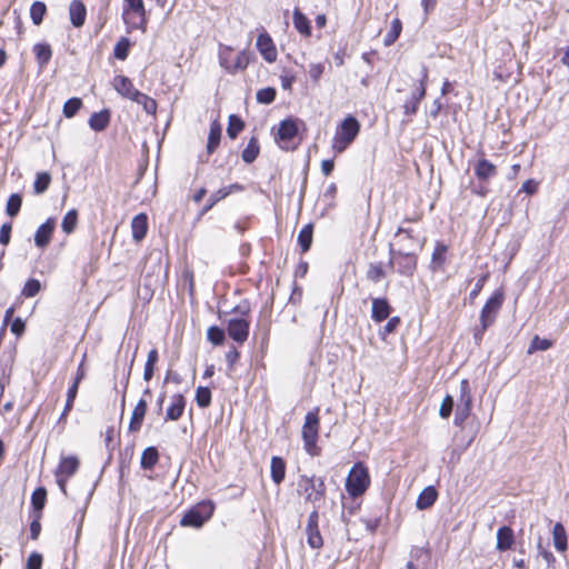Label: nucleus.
I'll list each match as a JSON object with an SVG mask.
<instances>
[{
	"label": "nucleus",
	"instance_id": "20",
	"mask_svg": "<svg viewBox=\"0 0 569 569\" xmlns=\"http://www.w3.org/2000/svg\"><path fill=\"white\" fill-rule=\"evenodd\" d=\"M111 120V111L107 108L102 109L99 112H93L89 118V127L96 131L101 132L106 130Z\"/></svg>",
	"mask_w": 569,
	"mask_h": 569
},
{
	"label": "nucleus",
	"instance_id": "13",
	"mask_svg": "<svg viewBox=\"0 0 569 569\" xmlns=\"http://www.w3.org/2000/svg\"><path fill=\"white\" fill-rule=\"evenodd\" d=\"M54 228L56 219L48 218L43 223H41L38 227L34 233V244L40 249H44L51 241Z\"/></svg>",
	"mask_w": 569,
	"mask_h": 569
},
{
	"label": "nucleus",
	"instance_id": "19",
	"mask_svg": "<svg viewBox=\"0 0 569 569\" xmlns=\"http://www.w3.org/2000/svg\"><path fill=\"white\" fill-rule=\"evenodd\" d=\"M147 401L142 398L137 402L129 422L130 432H138L141 429L147 412Z\"/></svg>",
	"mask_w": 569,
	"mask_h": 569
},
{
	"label": "nucleus",
	"instance_id": "40",
	"mask_svg": "<svg viewBox=\"0 0 569 569\" xmlns=\"http://www.w3.org/2000/svg\"><path fill=\"white\" fill-rule=\"evenodd\" d=\"M244 128V121L237 114H230L228 119L227 134L230 139H236Z\"/></svg>",
	"mask_w": 569,
	"mask_h": 569
},
{
	"label": "nucleus",
	"instance_id": "25",
	"mask_svg": "<svg viewBox=\"0 0 569 569\" xmlns=\"http://www.w3.org/2000/svg\"><path fill=\"white\" fill-rule=\"evenodd\" d=\"M438 491L433 486L426 487L416 501V507L418 510L429 509L437 501Z\"/></svg>",
	"mask_w": 569,
	"mask_h": 569
},
{
	"label": "nucleus",
	"instance_id": "23",
	"mask_svg": "<svg viewBox=\"0 0 569 569\" xmlns=\"http://www.w3.org/2000/svg\"><path fill=\"white\" fill-rule=\"evenodd\" d=\"M79 468V460L74 456L63 457L61 458L58 468L56 470V476H61L66 478H70L73 476Z\"/></svg>",
	"mask_w": 569,
	"mask_h": 569
},
{
	"label": "nucleus",
	"instance_id": "10",
	"mask_svg": "<svg viewBox=\"0 0 569 569\" xmlns=\"http://www.w3.org/2000/svg\"><path fill=\"white\" fill-rule=\"evenodd\" d=\"M250 321L246 318H231L227 322V333L237 343L242 345L249 337Z\"/></svg>",
	"mask_w": 569,
	"mask_h": 569
},
{
	"label": "nucleus",
	"instance_id": "21",
	"mask_svg": "<svg viewBox=\"0 0 569 569\" xmlns=\"http://www.w3.org/2000/svg\"><path fill=\"white\" fill-rule=\"evenodd\" d=\"M186 407V398L181 393L172 396V402L166 412V420L177 421L183 415Z\"/></svg>",
	"mask_w": 569,
	"mask_h": 569
},
{
	"label": "nucleus",
	"instance_id": "35",
	"mask_svg": "<svg viewBox=\"0 0 569 569\" xmlns=\"http://www.w3.org/2000/svg\"><path fill=\"white\" fill-rule=\"evenodd\" d=\"M313 239V226L312 223H308L302 227V229L298 233V243L301 248V251L305 253L310 250Z\"/></svg>",
	"mask_w": 569,
	"mask_h": 569
},
{
	"label": "nucleus",
	"instance_id": "28",
	"mask_svg": "<svg viewBox=\"0 0 569 569\" xmlns=\"http://www.w3.org/2000/svg\"><path fill=\"white\" fill-rule=\"evenodd\" d=\"M298 134V126L293 119H284L280 122L277 138L280 141H290Z\"/></svg>",
	"mask_w": 569,
	"mask_h": 569
},
{
	"label": "nucleus",
	"instance_id": "27",
	"mask_svg": "<svg viewBox=\"0 0 569 569\" xmlns=\"http://www.w3.org/2000/svg\"><path fill=\"white\" fill-rule=\"evenodd\" d=\"M37 63L40 69L47 67L52 58V49L51 46L47 42H39L33 46L32 49Z\"/></svg>",
	"mask_w": 569,
	"mask_h": 569
},
{
	"label": "nucleus",
	"instance_id": "3",
	"mask_svg": "<svg viewBox=\"0 0 569 569\" xmlns=\"http://www.w3.org/2000/svg\"><path fill=\"white\" fill-rule=\"evenodd\" d=\"M297 486L298 492L305 496V501L312 503L313 507L319 506L326 497L327 488L322 477L301 475Z\"/></svg>",
	"mask_w": 569,
	"mask_h": 569
},
{
	"label": "nucleus",
	"instance_id": "56",
	"mask_svg": "<svg viewBox=\"0 0 569 569\" xmlns=\"http://www.w3.org/2000/svg\"><path fill=\"white\" fill-rule=\"evenodd\" d=\"M551 346H552L551 340L546 339V338H540V337L536 336L531 340V343H530V347L528 349V352L531 353V352L538 351V350L539 351H546L549 348H551Z\"/></svg>",
	"mask_w": 569,
	"mask_h": 569
},
{
	"label": "nucleus",
	"instance_id": "43",
	"mask_svg": "<svg viewBox=\"0 0 569 569\" xmlns=\"http://www.w3.org/2000/svg\"><path fill=\"white\" fill-rule=\"evenodd\" d=\"M78 224V211L70 209L63 217L61 222V229L64 233L70 234L74 231Z\"/></svg>",
	"mask_w": 569,
	"mask_h": 569
},
{
	"label": "nucleus",
	"instance_id": "58",
	"mask_svg": "<svg viewBox=\"0 0 569 569\" xmlns=\"http://www.w3.org/2000/svg\"><path fill=\"white\" fill-rule=\"evenodd\" d=\"M455 407V400L451 395H446L443 398L440 409H439V416L443 419H447L451 416L452 410Z\"/></svg>",
	"mask_w": 569,
	"mask_h": 569
},
{
	"label": "nucleus",
	"instance_id": "6",
	"mask_svg": "<svg viewBox=\"0 0 569 569\" xmlns=\"http://www.w3.org/2000/svg\"><path fill=\"white\" fill-rule=\"evenodd\" d=\"M214 503L203 500L188 509L180 520L182 527L201 528L213 515Z\"/></svg>",
	"mask_w": 569,
	"mask_h": 569
},
{
	"label": "nucleus",
	"instance_id": "15",
	"mask_svg": "<svg viewBox=\"0 0 569 569\" xmlns=\"http://www.w3.org/2000/svg\"><path fill=\"white\" fill-rule=\"evenodd\" d=\"M113 89L123 98L132 100L140 91L133 87L130 78L119 74L113 78Z\"/></svg>",
	"mask_w": 569,
	"mask_h": 569
},
{
	"label": "nucleus",
	"instance_id": "39",
	"mask_svg": "<svg viewBox=\"0 0 569 569\" xmlns=\"http://www.w3.org/2000/svg\"><path fill=\"white\" fill-rule=\"evenodd\" d=\"M47 500V490L44 487H38L31 495V506L34 515L42 512Z\"/></svg>",
	"mask_w": 569,
	"mask_h": 569
},
{
	"label": "nucleus",
	"instance_id": "45",
	"mask_svg": "<svg viewBox=\"0 0 569 569\" xmlns=\"http://www.w3.org/2000/svg\"><path fill=\"white\" fill-rule=\"evenodd\" d=\"M457 405L472 407V393L468 379H462L459 386V398Z\"/></svg>",
	"mask_w": 569,
	"mask_h": 569
},
{
	"label": "nucleus",
	"instance_id": "41",
	"mask_svg": "<svg viewBox=\"0 0 569 569\" xmlns=\"http://www.w3.org/2000/svg\"><path fill=\"white\" fill-rule=\"evenodd\" d=\"M386 277V271L383 269L382 262H371L366 271V278L373 282L378 283L382 278Z\"/></svg>",
	"mask_w": 569,
	"mask_h": 569
},
{
	"label": "nucleus",
	"instance_id": "53",
	"mask_svg": "<svg viewBox=\"0 0 569 569\" xmlns=\"http://www.w3.org/2000/svg\"><path fill=\"white\" fill-rule=\"evenodd\" d=\"M77 393H78V391H76L74 386H70L68 388L67 400H66V405H64L63 411L61 412V415L59 417V420H58L59 423L66 421V418H67L69 411L73 407V402H74V399L77 397Z\"/></svg>",
	"mask_w": 569,
	"mask_h": 569
},
{
	"label": "nucleus",
	"instance_id": "63",
	"mask_svg": "<svg viewBox=\"0 0 569 569\" xmlns=\"http://www.w3.org/2000/svg\"><path fill=\"white\" fill-rule=\"evenodd\" d=\"M42 556L39 552H32L27 560V569H41Z\"/></svg>",
	"mask_w": 569,
	"mask_h": 569
},
{
	"label": "nucleus",
	"instance_id": "33",
	"mask_svg": "<svg viewBox=\"0 0 569 569\" xmlns=\"http://www.w3.org/2000/svg\"><path fill=\"white\" fill-rule=\"evenodd\" d=\"M251 58H252V52H250L249 50L244 49V50L240 51L237 54L234 61H231V67H230L229 73L236 74L239 71L246 70L251 61Z\"/></svg>",
	"mask_w": 569,
	"mask_h": 569
},
{
	"label": "nucleus",
	"instance_id": "31",
	"mask_svg": "<svg viewBox=\"0 0 569 569\" xmlns=\"http://www.w3.org/2000/svg\"><path fill=\"white\" fill-rule=\"evenodd\" d=\"M159 460V451L157 447L150 446L147 447L141 455L140 467L143 470H151L158 463Z\"/></svg>",
	"mask_w": 569,
	"mask_h": 569
},
{
	"label": "nucleus",
	"instance_id": "12",
	"mask_svg": "<svg viewBox=\"0 0 569 569\" xmlns=\"http://www.w3.org/2000/svg\"><path fill=\"white\" fill-rule=\"evenodd\" d=\"M256 47L261 57L268 62L272 63L277 60L278 52L274 42L267 31L261 32L256 42Z\"/></svg>",
	"mask_w": 569,
	"mask_h": 569
},
{
	"label": "nucleus",
	"instance_id": "30",
	"mask_svg": "<svg viewBox=\"0 0 569 569\" xmlns=\"http://www.w3.org/2000/svg\"><path fill=\"white\" fill-rule=\"evenodd\" d=\"M293 26L296 30L305 37L311 36L310 20L301 12L299 8H295L292 14Z\"/></svg>",
	"mask_w": 569,
	"mask_h": 569
},
{
	"label": "nucleus",
	"instance_id": "50",
	"mask_svg": "<svg viewBox=\"0 0 569 569\" xmlns=\"http://www.w3.org/2000/svg\"><path fill=\"white\" fill-rule=\"evenodd\" d=\"M207 338L212 345L221 346L226 340V332L218 326H211L207 331Z\"/></svg>",
	"mask_w": 569,
	"mask_h": 569
},
{
	"label": "nucleus",
	"instance_id": "34",
	"mask_svg": "<svg viewBox=\"0 0 569 569\" xmlns=\"http://www.w3.org/2000/svg\"><path fill=\"white\" fill-rule=\"evenodd\" d=\"M221 139V126L214 120L210 124L208 142H207V151L209 154L213 153L218 148Z\"/></svg>",
	"mask_w": 569,
	"mask_h": 569
},
{
	"label": "nucleus",
	"instance_id": "47",
	"mask_svg": "<svg viewBox=\"0 0 569 569\" xmlns=\"http://www.w3.org/2000/svg\"><path fill=\"white\" fill-rule=\"evenodd\" d=\"M21 206H22V197H21V194L20 193H12L9 197L8 201H7L6 213L10 218H14L20 212Z\"/></svg>",
	"mask_w": 569,
	"mask_h": 569
},
{
	"label": "nucleus",
	"instance_id": "1",
	"mask_svg": "<svg viewBox=\"0 0 569 569\" xmlns=\"http://www.w3.org/2000/svg\"><path fill=\"white\" fill-rule=\"evenodd\" d=\"M319 408H315L307 412L301 430L303 448L311 457H317L321 453V449L317 445L319 438Z\"/></svg>",
	"mask_w": 569,
	"mask_h": 569
},
{
	"label": "nucleus",
	"instance_id": "7",
	"mask_svg": "<svg viewBox=\"0 0 569 569\" xmlns=\"http://www.w3.org/2000/svg\"><path fill=\"white\" fill-rule=\"evenodd\" d=\"M122 20L130 29L146 30L147 12L143 0H123Z\"/></svg>",
	"mask_w": 569,
	"mask_h": 569
},
{
	"label": "nucleus",
	"instance_id": "44",
	"mask_svg": "<svg viewBox=\"0 0 569 569\" xmlns=\"http://www.w3.org/2000/svg\"><path fill=\"white\" fill-rule=\"evenodd\" d=\"M51 182V176L49 172H38L36 176V180L33 182V191L36 194H42L44 193Z\"/></svg>",
	"mask_w": 569,
	"mask_h": 569
},
{
	"label": "nucleus",
	"instance_id": "55",
	"mask_svg": "<svg viewBox=\"0 0 569 569\" xmlns=\"http://www.w3.org/2000/svg\"><path fill=\"white\" fill-rule=\"evenodd\" d=\"M226 198V192H221L220 189L214 191L210 194V197L207 200V203L203 206V208L200 211V216L206 214L208 211H210L220 200Z\"/></svg>",
	"mask_w": 569,
	"mask_h": 569
},
{
	"label": "nucleus",
	"instance_id": "5",
	"mask_svg": "<svg viewBox=\"0 0 569 569\" xmlns=\"http://www.w3.org/2000/svg\"><path fill=\"white\" fill-rule=\"evenodd\" d=\"M370 486L368 468L362 462H356L346 479V490L350 497L362 496Z\"/></svg>",
	"mask_w": 569,
	"mask_h": 569
},
{
	"label": "nucleus",
	"instance_id": "14",
	"mask_svg": "<svg viewBox=\"0 0 569 569\" xmlns=\"http://www.w3.org/2000/svg\"><path fill=\"white\" fill-rule=\"evenodd\" d=\"M395 238H399V243L401 246L400 249H402V250L409 249L415 243H417L418 249L421 250L426 242V238L419 239L417 236L413 234L412 229L405 228L402 226H400L397 229V231L395 233Z\"/></svg>",
	"mask_w": 569,
	"mask_h": 569
},
{
	"label": "nucleus",
	"instance_id": "8",
	"mask_svg": "<svg viewBox=\"0 0 569 569\" xmlns=\"http://www.w3.org/2000/svg\"><path fill=\"white\" fill-rule=\"evenodd\" d=\"M505 300V293L502 289H497L486 301L480 312V322H483V327H491L502 307Z\"/></svg>",
	"mask_w": 569,
	"mask_h": 569
},
{
	"label": "nucleus",
	"instance_id": "48",
	"mask_svg": "<svg viewBox=\"0 0 569 569\" xmlns=\"http://www.w3.org/2000/svg\"><path fill=\"white\" fill-rule=\"evenodd\" d=\"M81 107H82V101L80 98H77V97L70 98L63 104V109H62L63 116L66 118L74 117Z\"/></svg>",
	"mask_w": 569,
	"mask_h": 569
},
{
	"label": "nucleus",
	"instance_id": "22",
	"mask_svg": "<svg viewBox=\"0 0 569 569\" xmlns=\"http://www.w3.org/2000/svg\"><path fill=\"white\" fill-rule=\"evenodd\" d=\"M132 238L134 241H141L148 231V217L146 213H139L131 221Z\"/></svg>",
	"mask_w": 569,
	"mask_h": 569
},
{
	"label": "nucleus",
	"instance_id": "49",
	"mask_svg": "<svg viewBox=\"0 0 569 569\" xmlns=\"http://www.w3.org/2000/svg\"><path fill=\"white\" fill-rule=\"evenodd\" d=\"M472 411V407H468L465 405H457L453 425L456 427L462 428L466 420L470 417Z\"/></svg>",
	"mask_w": 569,
	"mask_h": 569
},
{
	"label": "nucleus",
	"instance_id": "16",
	"mask_svg": "<svg viewBox=\"0 0 569 569\" xmlns=\"http://www.w3.org/2000/svg\"><path fill=\"white\" fill-rule=\"evenodd\" d=\"M392 308L387 298H373L371 308V319L375 322H382L390 317Z\"/></svg>",
	"mask_w": 569,
	"mask_h": 569
},
{
	"label": "nucleus",
	"instance_id": "64",
	"mask_svg": "<svg viewBox=\"0 0 569 569\" xmlns=\"http://www.w3.org/2000/svg\"><path fill=\"white\" fill-rule=\"evenodd\" d=\"M10 330L13 335H16L17 337H20L26 330L24 321L20 317H17L16 319H13L11 321Z\"/></svg>",
	"mask_w": 569,
	"mask_h": 569
},
{
	"label": "nucleus",
	"instance_id": "54",
	"mask_svg": "<svg viewBox=\"0 0 569 569\" xmlns=\"http://www.w3.org/2000/svg\"><path fill=\"white\" fill-rule=\"evenodd\" d=\"M40 289H41L40 281L38 279L30 278L24 283L21 293L26 298H32L39 293Z\"/></svg>",
	"mask_w": 569,
	"mask_h": 569
},
{
	"label": "nucleus",
	"instance_id": "29",
	"mask_svg": "<svg viewBox=\"0 0 569 569\" xmlns=\"http://www.w3.org/2000/svg\"><path fill=\"white\" fill-rule=\"evenodd\" d=\"M286 468V461L281 457L273 456L271 458V479L276 485H280L284 480Z\"/></svg>",
	"mask_w": 569,
	"mask_h": 569
},
{
	"label": "nucleus",
	"instance_id": "61",
	"mask_svg": "<svg viewBox=\"0 0 569 569\" xmlns=\"http://www.w3.org/2000/svg\"><path fill=\"white\" fill-rule=\"evenodd\" d=\"M337 194V186L335 182H331L327 189L325 190V192L322 193V200L326 201V204L328 207H332L333 206V199Z\"/></svg>",
	"mask_w": 569,
	"mask_h": 569
},
{
	"label": "nucleus",
	"instance_id": "42",
	"mask_svg": "<svg viewBox=\"0 0 569 569\" xmlns=\"http://www.w3.org/2000/svg\"><path fill=\"white\" fill-rule=\"evenodd\" d=\"M47 13V6L42 1H34L30 7V18L34 26H40Z\"/></svg>",
	"mask_w": 569,
	"mask_h": 569
},
{
	"label": "nucleus",
	"instance_id": "51",
	"mask_svg": "<svg viewBox=\"0 0 569 569\" xmlns=\"http://www.w3.org/2000/svg\"><path fill=\"white\" fill-rule=\"evenodd\" d=\"M276 96V89L272 87H267L257 91L256 99L259 103L270 104L274 101Z\"/></svg>",
	"mask_w": 569,
	"mask_h": 569
},
{
	"label": "nucleus",
	"instance_id": "52",
	"mask_svg": "<svg viewBox=\"0 0 569 569\" xmlns=\"http://www.w3.org/2000/svg\"><path fill=\"white\" fill-rule=\"evenodd\" d=\"M130 40L121 38L113 48V56L118 60H126L129 54Z\"/></svg>",
	"mask_w": 569,
	"mask_h": 569
},
{
	"label": "nucleus",
	"instance_id": "2",
	"mask_svg": "<svg viewBox=\"0 0 569 569\" xmlns=\"http://www.w3.org/2000/svg\"><path fill=\"white\" fill-rule=\"evenodd\" d=\"M360 131V123L358 119L349 114L337 127L336 134L332 141V149L337 153L343 152L357 138Z\"/></svg>",
	"mask_w": 569,
	"mask_h": 569
},
{
	"label": "nucleus",
	"instance_id": "37",
	"mask_svg": "<svg viewBox=\"0 0 569 569\" xmlns=\"http://www.w3.org/2000/svg\"><path fill=\"white\" fill-rule=\"evenodd\" d=\"M401 31H402L401 20L399 18L392 19L390 22V28L383 38V44L386 47L392 46L400 37Z\"/></svg>",
	"mask_w": 569,
	"mask_h": 569
},
{
	"label": "nucleus",
	"instance_id": "60",
	"mask_svg": "<svg viewBox=\"0 0 569 569\" xmlns=\"http://www.w3.org/2000/svg\"><path fill=\"white\" fill-rule=\"evenodd\" d=\"M488 278H489V273L486 272V273L481 274L477 279L472 290L469 293V301H470V303H472L473 300L479 296V293L481 292L485 283L487 282Z\"/></svg>",
	"mask_w": 569,
	"mask_h": 569
},
{
	"label": "nucleus",
	"instance_id": "18",
	"mask_svg": "<svg viewBox=\"0 0 569 569\" xmlns=\"http://www.w3.org/2000/svg\"><path fill=\"white\" fill-rule=\"evenodd\" d=\"M475 176L481 181L486 182L497 176V167L486 158H481L475 166Z\"/></svg>",
	"mask_w": 569,
	"mask_h": 569
},
{
	"label": "nucleus",
	"instance_id": "59",
	"mask_svg": "<svg viewBox=\"0 0 569 569\" xmlns=\"http://www.w3.org/2000/svg\"><path fill=\"white\" fill-rule=\"evenodd\" d=\"M400 318L398 316L388 318L387 323L380 329L379 336L381 339H386V337L396 331L398 326L400 325Z\"/></svg>",
	"mask_w": 569,
	"mask_h": 569
},
{
	"label": "nucleus",
	"instance_id": "62",
	"mask_svg": "<svg viewBox=\"0 0 569 569\" xmlns=\"http://www.w3.org/2000/svg\"><path fill=\"white\" fill-rule=\"evenodd\" d=\"M12 223L4 222L0 228V243L7 246L11 239Z\"/></svg>",
	"mask_w": 569,
	"mask_h": 569
},
{
	"label": "nucleus",
	"instance_id": "57",
	"mask_svg": "<svg viewBox=\"0 0 569 569\" xmlns=\"http://www.w3.org/2000/svg\"><path fill=\"white\" fill-rule=\"evenodd\" d=\"M233 49L224 46L219 51V64L229 73L231 67V53Z\"/></svg>",
	"mask_w": 569,
	"mask_h": 569
},
{
	"label": "nucleus",
	"instance_id": "46",
	"mask_svg": "<svg viewBox=\"0 0 569 569\" xmlns=\"http://www.w3.org/2000/svg\"><path fill=\"white\" fill-rule=\"evenodd\" d=\"M196 402L199 408H208L211 405L212 393L209 387L199 386L196 390Z\"/></svg>",
	"mask_w": 569,
	"mask_h": 569
},
{
	"label": "nucleus",
	"instance_id": "9",
	"mask_svg": "<svg viewBox=\"0 0 569 569\" xmlns=\"http://www.w3.org/2000/svg\"><path fill=\"white\" fill-rule=\"evenodd\" d=\"M319 506H316L309 513L306 535L307 542L312 549H320L323 546V539L319 530Z\"/></svg>",
	"mask_w": 569,
	"mask_h": 569
},
{
	"label": "nucleus",
	"instance_id": "32",
	"mask_svg": "<svg viewBox=\"0 0 569 569\" xmlns=\"http://www.w3.org/2000/svg\"><path fill=\"white\" fill-rule=\"evenodd\" d=\"M552 538H553V546L558 551L563 552L568 549L567 532H566L565 527L560 522H557L553 526Z\"/></svg>",
	"mask_w": 569,
	"mask_h": 569
},
{
	"label": "nucleus",
	"instance_id": "11",
	"mask_svg": "<svg viewBox=\"0 0 569 569\" xmlns=\"http://www.w3.org/2000/svg\"><path fill=\"white\" fill-rule=\"evenodd\" d=\"M425 97L426 93L422 86H416L411 90L410 96L402 106L403 114L408 118L406 121L403 120L405 123H408L411 120V117L417 114L420 102L425 99Z\"/></svg>",
	"mask_w": 569,
	"mask_h": 569
},
{
	"label": "nucleus",
	"instance_id": "36",
	"mask_svg": "<svg viewBox=\"0 0 569 569\" xmlns=\"http://www.w3.org/2000/svg\"><path fill=\"white\" fill-rule=\"evenodd\" d=\"M260 146L257 137H251L247 147L241 153V158L246 163H252L259 156Z\"/></svg>",
	"mask_w": 569,
	"mask_h": 569
},
{
	"label": "nucleus",
	"instance_id": "17",
	"mask_svg": "<svg viewBox=\"0 0 569 569\" xmlns=\"http://www.w3.org/2000/svg\"><path fill=\"white\" fill-rule=\"evenodd\" d=\"M70 22L74 28H81L86 22L87 8L81 0H72L69 4Z\"/></svg>",
	"mask_w": 569,
	"mask_h": 569
},
{
	"label": "nucleus",
	"instance_id": "24",
	"mask_svg": "<svg viewBox=\"0 0 569 569\" xmlns=\"http://www.w3.org/2000/svg\"><path fill=\"white\" fill-rule=\"evenodd\" d=\"M515 542L513 530L509 526H502L497 531V545L496 548L499 551L509 550Z\"/></svg>",
	"mask_w": 569,
	"mask_h": 569
},
{
	"label": "nucleus",
	"instance_id": "26",
	"mask_svg": "<svg viewBox=\"0 0 569 569\" xmlns=\"http://www.w3.org/2000/svg\"><path fill=\"white\" fill-rule=\"evenodd\" d=\"M448 251V247L441 242L437 241L435 246V250L431 254V261H430V270L431 271H438L441 270L446 263L447 257L446 253Z\"/></svg>",
	"mask_w": 569,
	"mask_h": 569
},
{
	"label": "nucleus",
	"instance_id": "4",
	"mask_svg": "<svg viewBox=\"0 0 569 569\" xmlns=\"http://www.w3.org/2000/svg\"><path fill=\"white\" fill-rule=\"evenodd\" d=\"M418 256L413 251L395 249L393 244H389V262L388 266L395 269L399 274L412 277L417 269Z\"/></svg>",
	"mask_w": 569,
	"mask_h": 569
},
{
	"label": "nucleus",
	"instance_id": "38",
	"mask_svg": "<svg viewBox=\"0 0 569 569\" xmlns=\"http://www.w3.org/2000/svg\"><path fill=\"white\" fill-rule=\"evenodd\" d=\"M131 101L136 102L137 104L141 106L142 109L146 111V113L148 114H156L157 112V101L149 97L148 94L143 93V92H139L138 94H136V98H133Z\"/></svg>",
	"mask_w": 569,
	"mask_h": 569
}]
</instances>
